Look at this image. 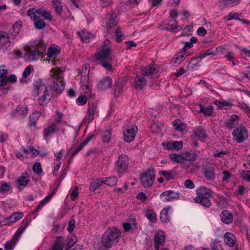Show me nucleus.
<instances>
[{"mask_svg": "<svg viewBox=\"0 0 250 250\" xmlns=\"http://www.w3.org/2000/svg\"><path fill=\"white\" fill-rule=\"evenodd\" d=\"M120 230L117 227L108 228L102 237L101 243L105 249L111 248L116 245L121 237Z\"/></svg>", "mask_w": 250, "mask_h": 250, "instance_id": "obj_1", "label": "nucleus"}, {"mask_svg": "<svg viewBox=\"0 0 250 250\" xmlns=\"http://www.w3.org/2000/svg\"><path fill=\"white\" fill-rule=\"evenodd\" d=\"M212 191L205 187H201L196 190L197 196L194 198L196 203L205 208H209L211 205L210 197Z\"/></svg>", "mask_w": 250, "mask_h": 250, "instance_id": "obj_2", "label": "nucleus"}, {"mask_svg": "<svg viewBox=\"0 0 250 250\" xmlns=\"http://www.w3.org/2000/svg\"><path fill=\"white\" fill-rule=\"evenodd\" d=\"M35 49L30 50L27 54L29 60L37 61L45 52L47 44L41 40H35L32 44Z\"/></svg>", "mask_w": 250, "mask_h": 250, "instance_id": "obj_3", "label": "nucleus"}, {"mask_svg": "<svg viewBox=\"0 0 250 250\" xmlns=\"http://www.w3.org/2000/svg\"><path fill=\"white\" fill-rule=\"evenodd\" d=\"M29 223L27 222L24 225H21L17 229L12 239L5 243L4 245L5 250H13L17 244L21 235L28 226Z\"/></svg>", "mask_w": 250, "mask_h": 250, "instance_id": "obj_4", "label": "nucleus"}, {"mask_svg": "<svg viewBox=\"0 0 250 250\" xmlns=\"http://www.w3.org/2000/svg\"><path fill=\"white\" fill-rule=\"evenodd\" d=\"M155 179V172L153 168H150L141 175L140 179L142 185L144 188L152 186Z\"/></svg>", "mask_w": 250, "mask_h": 250, "instance_id": "obj_5", "label": "nucleus"}, {"mask_svg": "<svg viewBox=\"0 0 250 250\" xmlns=\"http://www.w3.org/2000/svg\"><path fill=\"white\" fill-rule=\"evenodd\" d=\"M232 135L235 141L238 143H242L248 138L247 128L241 124L233 130Z\"/></svg>", "mask_w": 250, "mask_h": 250, "instance_id": "obj_6", "label": "nucleus"}, {"mask_svg": "<svg viewBox=\"0 0 250 250\" xmlns=\"http://www.w3.org/2000/svg\"><path fill=\"white\" fill-rule=\"evenodd\" d=\"M128 167V157L125 154H122L118 157L117 161L115 164V169L121 173L126 172Z\"/></svg>", "mask_w": 250, "mask_h": 250, "instance_id": "obj_7", "label": "nucleus"}, {"mask_svg": "<svg viewBox=\"0 0 250 250\" xmlns=\"http://www.w3.org/2000/svg\"><path fill=\"white\" fill-rule=\"evenodd\" d=\"M111 49L110 47L107 48H102V49L96 53L95 58L97 60L100 61H112V58L111 55Z\"/></svg>", "mask_w": 250, "mask_h": 250, "instance_id": "obj_8", "label": "nucleus"}, {"mask_svg": "<svg viewBox=\"0 0 250 250\" xmlns=\"http://www.w3.org/2000/svg\"><path fill=\"white\" fill-rule=\"evenodd\" d=\"M160 198L163 202H168L178 199L180 198V193L171 190H167L161 194Z\"/></svg>", "mask_w": 250, "mask_h": 250, "instance_id": "obj_9", "label": "nucleus"}, {"mask_svg": "<svg viewBox=\"0 0 250 250\" xmlns=\"http://www.w3.org/2000/svg\"><path fill=\"white\" fill-rule=\"evenodd\" d=\"M27 105H20L11 113V115L13 117H18L21 119L25 118L28 113Z\"/></svg>", "mask_w": 250, "mask_h": 250, "instance_id": "obj_10", "label": "nucleus"}, {"mask_svg": "<svg viewBox=\"0 0 250 250\" xmlns=\"http://www.w3.org/2000/svg\"><path fill=\"white\" fill-rule=\"evenodd\" d=\"M159 72L157 66L155 64H150L143 67L141 69V73L144 76H152L158 74Z\"/></svg>", "mask_w": 250, "mask_h": 250, "instance_id": "obj_11", "label": "nucleus"}, {"mask_svg": "<svg viewBox=\"0 0 250 250\" xmlns=\"http://www.w3.org/2000/svg\"><path fill=\"white\" fill-rule=\"evenodd\" d=\"M137 130V127L136 125H131L129 128L126 129L124 132L125 141L128 143L132 142L135 137Z\"/></svg>", "mask_w": 250, "mask_h": 250, "instance_id": "obj_12", "label": "nucleus"}, {"mask_svg": "<svg viewBox=\"0 0 250 250\" xmlns=\"http://www.w3.org/2000/svg\"><path fill=\"white\" fill-rule=\"evenodd\" d=\"M162 146L165 149L180 150L182 149L183 147V142L181 141L179 142L169 141L167 142L163 143Z\"/></svg>", "mask_w": 250, "mask_h": 250, "instance_id": "obj_13", "label": "nucleus"}, {"mask_svg": "<svg viewBox=\"0 0 250 250\" xmlns=\"http://www.w3.org/2000/svg\"><path fill=\"white\" fill-rule=\"evenodd\" d=\"M34 88L32 91V95L34 97H37L42 88H44L48 85L43 82L42 79L36 80L34 83Z\"/></svg>", "mask_w": 250, "mask_h": 250, "instance_id": "obj_14", "label": "nucleus"}, {"mask_svg": "<svg viewBox=\"0 0 250 250\" xmlns=\"http://www.w3.org/2000/svg\"><path fill=\"white\" fill-rule=\"evenodd\" d=\"M166 240L165 232L162 230L157 231L154 237V242L155 244L154 248H160L161 246H163Z\"/></svg>", "mask_w": 250, "mask_h": 250, "instance_id": "obj_15", "label": "nucleus"}, {"mask_svg": "<svg viewBox=\"0 0 250 250\" xmlns=\"http://www.w3.org/2000/svg\"><path fill=\"white\" fill-rule=\"evenodd\" d=\"M97 107V104L96 102L92 101L88 103V107L87 110V115L88 118V123H91L94 120V114Z\"/></svg>", "mask_w": 250, "mask_h": 250, "instance_id": "obj_16", "label": "nucleus"}, {"mask_svg": "<svg viewBox=\"0 0 250 250\" xmlns=\"http://www.w3.org/2000/svg\"><path fill=\"white\" fill-rule=\"evenodd\" d=\"M239 120V117L235 114H233L225 121V125L228 129H232L237 125Z\"/></svg>", "mask_w": 250, "mask_h": 250, "instance_id": "obj_17", "label": "nucleus"}, {"mask_svg": "<svg viewBox=\"0 0 250 250\" xmlns=\"http://www.w3.org/2000/svg\"><path fill=\"white\" fill-rule=\"evenodd\" d=\"M64 238L62 236L56 237L52 250H67V247L64 244Z\"/></svg>", "mask_w": 250, "mask_h": 250, "instance_id": "obj_18", "label": "nucleus"}, {"mask_svg": "<svg viewBox=\"0 0 250 250\" xmlns=\"http://www.w3.org/2000/svg\"><path fill=\"white\" fill-rule=\"evenodd\" d=\"M203 172L206 178L209 181H212L215 178V173L213 167L207 166L203 168Z\"/></svg>", "mask_w": 250, "mask_h": 250, "instance_id": "obj_19", "label": "nucleus"}, {"mask_svg": "<svg viewBox=\"0 0 250 250\" xmlns=\"http://www.w3.org/2000/svg\"><path fill=\"white\" fill-rule=\"evenodd\" d=\"M10 44L8 34L5 32L0 31V49L4 48L5 47L7 48V47L9 46Z\"/></svg>", "mask_w": 250, "mask_h": 250, "instance_id": "obj_20", "label": "nucleus"}, {"mask_svg": "<svg viewBox=\"0 0 250 250\" xmlns=\"http://www.w3.org/2000/svg\"><path fill=\"white\" fill-rule=\"evenodd\" d=\"M224 240L227 245L232 247L236 242L235 236L231 233L227 232L224 236Z\"/></svg>", "mask_w": 250, "mask_h": 250, "instance_id": "obj_21", "label": "nucleus"}, {"mask_svg": "<svg viewBox=\"0 0 250 250\" xmlns=\"http://www.w3.org/2000/svg\"><path fill=\"white\" fill-rule=\"evenodd\" d=\"M181 29V26H177V22L176 20H169L167 26L163 28L164 30L170 32H177Z\"/></svg>", "mask_w": 250, "mask_h": 250, "instance_id": "obj_22", "label": "nucleus"}, {"mask_svg": "<svg viewBox=\"0 0 250 250\" xmlns=\"http://www.w3.org/2000/svg\"><path fill=\"white\" fill-rule=\"evenodd\" d=\"M193 133L195 136L203 141L208 137L206 130L201 126H198L193 130Z\"/></svg>", "mask_w": 250, "mask_h": 250, "instance_id": "obj_23", "label": "nucleus"}, {"mask_svg": "<svg viewBox=\"0 0 250 250\" xmlns=\"http://www.w3.org/2000/svg\"><path fill=\"white\" fill-rule=\"evenodd\" d=\"M160 175L163 176L166 180V181H169L173 179L177 174L175 170H161L159 171Z\"/></svg>", "mask_w": 250, "mask_h": 250, "instance_id": "obj_24", "label": "nucleus"}, {"mask_svg": "<svg viewBox=\"0 0 250 250\" xmlns=\"http://www.w3.org/2000/svg\"><path fill=\"white\" fill-rule=\"evenodd\" d=\"M221 221L227 224H229L232 221V215L228 210H225L220 215Z\"/></svg>", "mask_w": 250, "mask_h": 250, "instance_id": "obj_25", "label": "nucleus"}, {"mask_svg": "<svg viewBox=\"0 0 250 250\" xmlns=\"http://www.w3.org/2000/svg\"><path fill=\"white\" fill-rule=\"evenodd\" d=\"M77 242V237L74 234H69L64 241V244L67 247V250L72 247Z\"/></svg>", "mask_w": 250, "mask_h": 250, "instance_id": "obj_26", "label": "nucleus"}, {"mask_svg": "<svg viewBox=\"0 0 250 250\" xmlns=\"http://www.w3.org/2000/svg\"><path fill=\"white\" fill-rule=\"evenodd\" d=\"M52 90V86L47 85L44 88L43 95L39 98V100L42 102H45L46 100L49 101L51 96L50 91Z\"/></svg>", "mask_w": 250, "mask_h": 250, "instance_id": "obj_27", "label": "nucleus"}, {"mask_svg": "<svg viewBox=\"0 0 250 250\" xmlns=\"http://www.w3.org/2000/svg\"><path fill=\"white\" fill-rule=\"evenodd\" d=\"M57 127V124L53 123L49 125L47 128L44 129L43 137L45 139H47L48 136L53 134L56 130Z\"/></svg>", "mask_w": 250, "mask_h": 250, "instance_id": "obj_28", "label": "nucleus"}, {"mask_svg": "<svg viewBox=\"0 0 250 250\" xmlns=\"http://www.w3.org/2000/svg\"><path fill=\"white\" fill-rule=\"evenodd\" d=\"M112 79H102L97 85L98 88L100 90H104L111 86Z\"/></svg>", "mask_w": 250, "mask_h": 250, "instance_id": "obj_29", "label": "nucleus"}, {"mask_svg": "<svg viewBox=\"0 0 250 250\" xmlns=\"http://www.w3.org/2000/svg\"><path fill=\"white\" fill-rule=\"evenodd\" d=\"M60 53V49L58 47L51 46L48 47L47 55L49 58L54 59Z\"/></svg>", "mask_w": 250, "mask_h": 250, "instance_id": "obj_30", "label": "nucleus"}, {"mask_svg": "<svg viewBox=\"0 0 250 250\" xmlns=\"http://www.w3.org/2000/svg\"><path fill=\"white\" fill-rule=\"evenodd\" d=\"M23 213L21 212L13 213L11 215L7 217L6 220L7 223H15L23 217Z\"/></svg>", "mask_w": 250, "mask_h": 250, "instance_id": "obj_31", "label": "nucleus"}, {"mask_svg": "<svg viewBox=\"0 0 250 250\" xmlns=\"http://www.w3.org/2000/svg\"><path fill=\"white\" fill-rule=\"evenodd\" d=\"M197 41V39L195 37H192L189 42H184L182 41L181 43L182 44H184V46L183 47L182 49V51H184V52H186V51L193 47V43H196Z\"/></svg>", "mask_w": 250, "mask_h": 250, "instance_id": "obj_32", "label": "nucleus"}, {"mask_svg": "<svg viewBox=\"0 0 250 250\" xmlns=\"http://www.w3.org/2000/svg\"><path fill=\"white\" fill-rule=\"evenodd\" d=\"M40 115V113L37 111L34 112L30 115L29 119V125L30 126H36V122Z\"/></svg>", "mask_w": 250, "mask_h": 250, "instance_id": "obj_33", "label": "nucleus"}, {"mask_svg": "<svg viewBox=\"0 0 250 250\" xmlns=\"http://www.w3.org/2000/svg\"><path fill=\"white\" fill-rule=\"evenodd\" d=\"M79 35L83 42H89L90 39L93 38V35L92 34L85 30L79 32Z\"/></svg>", "mask_w": 250, "mask_h": 250, "instance_id": "obj_34", "label": "nucleus"}, {"mask_svg": "<svg viewBox=\"0 0 250 250\" xmlns=\"http://www.w3.org/2000/svg\"><path fill=\"white\" fill-rule=\"evenodd\" d=\"M103 184H104L103 178L96 179L91 183L89 189L90 191L94 192Z\"/></svg>", "mask_w": 250, "mask_h": 250, "instance_id": "obj_35", "label": "nucleus"}, {"mask_svg": "<svg viewBox=\"0 0 250 250\" xmlns=\"http://www.w3.org/2000/svg\"><path fill=\"white\" fill-rule=\"evenodd\" d=\"M53 6L58 16H61L62 5L60 0H53Z\"/></svg>", "mask_w": 250, "mask_h": 250, "instance_id": "obj_36", "label": "nucleus"}, {"mask_svg": "<svg viewBox=\"0 0 250 250\" xmlns=\"http://www.w3.org/2000/svg\"><path fill=\"white\" fill-rule=\"evenodd\" d=\"M22 22L21 21H16L13 25L11 34L14 37H16L20 32L22 26Z\"/></svg>", "mask_w": 250, "mask_h": 250, "instance_id": "obj_37", "label": "nucleus"}, {"mask_svg": "<svg viewBox=\"0 0 250 250\" xmlns=\"http://www.w3.org/2000/svg\"><path fill=\"white\" fill-rule=\"evenodd\" d=\"M37 14L40 15L45 20L51 21L52 20V17L50 12L45 9L42 8L38 9Z\"/></svg>", "mask_w": 250, "mask_h": 250, "instance_id": "obj_38", "label": "nucleus"}, {"mask_svg": "<svg viewBox=\"0 0 250 250\" xmlns=\"http://www.w3.org/2000/svg\"><path fill=\"white\" fill-rule=\"evenodd\" d=\"M183 156L184 158V162L185 161H194L197 159L198 156L196 153L189 151H187L185 153H183Z\"/></svg>", "mask_w": 250, "mask_h": 250, "instance_id": "obj_39", "label": "nucleus"}, {"mask_svg": "<svg viewBox=\"0 0 250 250\" xmlns=\"http://www.w3.org/2000/svg\"><path fill=\"white\" fill-rule=\"evenodd\" d=\"M65 83L62 81H58L54 82V90L57 94H61L64 89Z\"/></svg>", "mask_w": 250, "mask_h": 250, "instance_id": "obj_40", "label": "nucleus"}, {"mask_svg": "<svg viewBox=\"0 0 250 250\" xmlns=\"http://www.w3.org/2000/svg\"><path fill=\"white\" fill-rule=\"evenodd\" d=\"M213 110V107L211 105L204 106L200 105V111L206 116H210Z\"/></svg>", "mask_w": 250, "mask_h": 250, "instance_id": "obj_41", "label": "nucleus"}, {"mask_svg": "<svg viewBox=\"0 0 250 250\" xmlns=\"http://www.w3.org/2000/svg\"><path fill=\"white\" fill-rule=\"evenodd\" d=\"M89 83V79H81V86L85 94H88L90 92V84Z\"/></svg>", "mask_w": 250, "mask_h": 250, "instance_id": "obj_42", "label": "nucleus"}, {"mask_svg": "<svg viewBox=\"0 0 250 250\" xmlns=\"http://www.w3.org/2000/svg\"><path fill=\"white\" fill-rule=\"evenodd\" d=\"M146 79H134V86L139 90H141L146 85Z\"/></svg>", "mask_w": 250, "mask_h": 250, "instance_id": "obj_43", "label": "nucleus"}, {"mask_svg": "<svg viewBox=\"0 0 250 250\" xmlns=\"http://www.w3.org/2000/svg\"><path fill=\"white\" fill-rule=\"evenodd\" d=\"M117 16L113 13L109 14L108 22L107 23V26L109 27H112L117 24L116 21Z\"/></svg>", "mask_w": 250, "mask_h": 250, "instance_id": "obj_44", "label": "nucleus"}, {"mask_svg": "<svg viewBox=\"0 0 250 250\" xmlns=\"http://www.w3.org/2000/svg\"><path fill=\"white\" fill-rule=\"evenodd\" d=\"M104 181V184L110 187H113L116 185L117 179L115 176L110 177L108 178H103Z\"/></svg>", "mask_w": 250, "mask_h": 250, "instance_id": "obj_45", "label": "nucleus"}, {"mask_svg": "<svg viewBox=\"0 0 250 250\" xmlns=\"http://www.w3.org/2000/svg\"><path fill=\"white\" fill-rule=\"evenodd\" d=\"M160 219L163 223H167L169 221L168 209L164 208L160 213Z\"/></svg>", "mask_w": 250, "mask_h": 250, "instance_id": "obj_46", "label": "nucleus"}, {"mask_svg": "<svg viewBox=\"0 0 250 250\" xmlns=\"http://www.w3.org/2000/svg\"><path fill=\"white\" fill-rule=\"evenodd\" d=\"M173 125L177 131H184L186 129L184 124L181 123L180 120H175L173 122Z\"/></svg>", "mask_w": 250, "mask_h": 250, "instance_id": "obj_47", "label": "nucleus"}, {"mask_svg": "<svg viewBox=\"0 0 250 250\" xmlns=\"http://www.w3.org/2000/svg\"><path fill=\"white\" fill-rule=\"evenodd\" d=\"M17 182L19 186L25 187L29 183V180L26 176L21 175L18 177Z\"/></svg>", "mask_w": 250, "mask_h": 250, "instance_id": "obj_48", "label": "nucleus"}, {"mask_svg": "<svg viewBox=\"0 0 250 250\" xmlns=\"http://www.w3.org/2000/svg\"><path fill=\"white\" fill-rule=\"evenodd\" d=\"M34 24L35 27L38 29H42L45 27L46 23L45 21L38 17L37 20L34 21Z\"/></svg>", "mask_w": 250, "mask_h": 250, "instance_id": "obj_49", "label": "nucleus"}, {"mask_svg": "<svg viewBox=\"0 0 250 250\" xmlns=\"http://www.w3.org/2000/svg\"><path fill=\"white\" fill-rule=\"evenodd\" d=\"M220 2L223 3L225 7L234 6L239 3L240 0H220Z\"/></svg>", "mask_w": 250, "mask_h": 250, "instance_id": "obj_50", "label": "nucleus"}, {"mask_svg": "<svg viewBox=\"0 0 250 250\" xmlns=\"http://www.w3.org/2000/svg\"><path fill=\"white\" fill-rule=\"evenodd\" d=\"M146 216L147 218L151 222L155 223L156 222V214L151 209H148L146 211Z\"/></svg>", "mask_w": 250, "mask_h": 250, "instance_id": "obj_51", "label": "nucleus"}, {"mask_svg": "<svg viewBox=\"0 0 250 250\" xmlns=\"http://www.w3.org/2000/svg\"><path fill=\"white\" fill-rule=\"evenodd\" d=\"M170 159L174 162L176 163H182L184 162L183 156L176 154H170L169 155Z\"/></svg>", "mask_w": 250, "mask_h": 250, "instance_id": "obj_52", "label": "nucleus"}, {"mask_svg": "<svg viewBox=\"0 0 250 250\" xmlns=\"http://www.w3.org/2000/svg\"><path fill=\"white\" fill-rule=\"evenodd\" d=\"M52 78H62L63 76V71L60 68H54L52 70Z\"/></svg>", "mask_w": 250, "mask_h": 250, "instance_id": "obj_53", "label": "nucleus"}, {"mask_svg": "<svg viewBox=\"0 0 250 250\" xmlns=\"http://www.w3.org/2000/svg\"><path fill=\"white\" fill-rule=\"evenodd\" d=\"M111 133L110 129H106L103 133L102 138L103 142L104 143H107L109 142L111 139Z\"/></svg>", "mask_w": 250, "mask_h": 250, "instance_id": "obj_54", "label": "nucleus"}, {"mask_svg": "<svg viewBox=\"0 0 250 250\" xmlns=\"http://www.w3.org/2000/svg\"><path fill=\"white\" fill-rule=\"evenodd\" d=\"M240 14H239L237 12L235 13H229L228 16L225 17V19H226L227 21H230L232 20H241V19L239 18V16Z\"/></svg>", "mask_w": 250, "mask_h": 250, "instance_id": "obj_55", "label": "nucleus"}, {"mask_svg": "<svg viewBox=\"0 0 250 250\" xmlns=\"http://www.w3.org/2000/svg\"><path fill=\"white\" fill-rule=\"evenodd\" d=\"M38 9H36L34 8H30L27 12V15L33 19V21L37 20L38 17L37 16L36 13H37Z\"/></svg>", "mask_w": 250, "mask_h": 250, "instance_id": "obj_56", "label": "nucleus"}, {"mask_svg": "<svg viewBox=\"0 0 250 250\" xmlns=\"http://www.w3.org/2000/svg\"><path fill=\"white\" fill-rule=\"evenodd\" d=\"M198 59L197 58L192 59L187 65L188 68V69H192L194 68L196 66H199L198 65Z\"/></svg>", "mask_w": 250, "mask_h": 250, "instance_id": "obj_57", "label": "nucleus"}, {"mask_svg": "<svg viewBox=\"0 0 250 250\" xmlns=\"http://www.w3.org/2000/svg\"><path fill=\"white\" fill-rule=\"evenodd\" d=\"M33 170L35 173L41 175L42 172L41 164L39 162L35 163L33 166Z\"/></svg>", "mask_w": 250, "mask_h": 250, "instance_id": "obj_58", "label": "nucleus"}, {"mask_svg": "<svg viewBox=\"0 0 250 250\" xmlns=\"http://www.w3.org/2000/svg\"><path fill=\"white\" fill-rule=\"evenodd\" d=\"M89 69L90 67L88 65H85L83 66L81 72L82 77H88V75L89 73Z\"/></svg>", "mask_w": 250, "mask_h": 250, "instance_id": "obj_59", "label": "nucleus"}, {"mask_svg": "<svg viewBox=\"0 0 250 250\" xmlns=\"http://www.w3.org/2000/svg\"><path fill=\"white\" fill-rule=\"evenodd\" d=\"M150 128L154 133H158L160 132L161 128L159 124L157 123H153L150 125Z\"/></svg>", "mask_w": 250, "mask_h": 250, "instance_id": "obj_60", "label": "nucleus"}, {"mask_svg": "<svg viewBox=\"0 0 250 250\" xmlns=\"http://www.w3.org/2000/svg\"><path fill=\"white\" fill-rule=\"evenodd\" d=\"M110 61H111L107 60L102 61L100 62V63L106 69L108 70V71H111L112 69V66L109 62Z\"/></svg>", "mask_w": 250, "mask_h": 250, "instance_id": "obj_61", "label": "nucleus"}, {"mask_svg": "<svg viewBox=\"0 0 250 250\" xmlns=\"http://www.w3.org/2000/svg\"><path fill=\"white\" fill-rule=\"evenodd\" d=\"M11 189L10 185L8 183H2L0 187V192L5 193L9 191Z\"/></svg>", "mask_w": 250, "mask_h": 250, "instance_id": "obj_62", "label": "nucleus"}, {"mask_svg": "<svg viewBox=\"0 0 250 250\" xmlns=\"http://www.w3.org/2000/svg\"><path fill=\"white\" fill-rule=\"evenodd\" d=\"M32 71H34V69L32 66H28L26 67L22 73V76L24 78H26L28 76H29V74L31 73Z\"/></svg>", "mask_w": 250, "mask_h": 250, "instance_id": "obj_63", "label": "nucleus"}, {"mask_svg": "<svg viewBox=\"0 0 250 250\" xmlns=\"http://www.w3.org/2000/svg\"><path fill=\"white\" fill-rule=\"evenodd\" d=\"M243 179L250 182V170H243L241 173Z\"/></svg>", "mask_w": 250, "mask_h": 250, "instance_id": "obj_64", "label": "nucleus"}]
</instances>
